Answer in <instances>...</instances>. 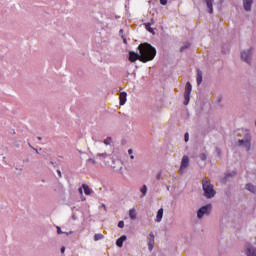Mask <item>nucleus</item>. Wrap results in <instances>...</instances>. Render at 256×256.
Here are the masks:
<instances>
[{"mask_svg":"<svg viewBox=\"0 0 256 256\" xmlns=\"http://www.w3.org/2000/svg\"><path fill=\"white\" fill-rule=\"evenodd\" d=\"M139 53L134 51L129 52V61L135 63V61H141L142 63H148L153 61L157 55V49L149 43H142L138 46Z\"/></svg>","mask_w":256,"mask_h":256,"instance_id":"f257e3e1","label":"nucleus"},{"mask_svg":"<svg viewBox=\"0 0 256 256\" xmlns=\"http://www.w3.org/2000/svg\"><path fill=\"white\" fill-rule=\"evenodd\" d=\"M202 189L204 191V197H206V199H213V197L217 195V191H215L213 184H211V181H209V178L207 177H204L202 179Z\"/></svg>","mask_w":256,"mask_h":256,"instance_id":"f03ea898","label":"nucleus"},{"mask_svg":"<svg viewBox=\"0 0 256 256\" xmlns=\"http://www.w3.org/2000/svg\"><path fill=\"white\" fill-rule=\"evenodd\" d=\"M213 207L211 204H206L205 206H202L198 211H197V217L198 219H203L205 215H211V209Z\"/></svg>","mask_w":256,"mask_h":256,"instance_id":"7ed1b4c3","label":"nucleus"},{"mask_svg":"<svg viewBox=\"0 0 256 256\" xmlns=\"http://www.w3.org/2000/svg\"><path fill=\"white\" fill-rule=\"evenodd\" d=\"M193 91V86L191 82H187L184 91V105H189V101H191V92Z\"/></svg>","mask_w":256,"mask_h":256,"instance_id":"20e7f679","label":"nucleus"},{"mask_svg":"<svg viewBox=\"0 0 256 256\" xmlns=\"http://www.w3.org/2000/svg\"><path fill=\"white\" fill-rule=\"evenodd\" d=\"M253 57V48H249L248 50H244L241 52V59L244 63L251 65V58Z\"/></svg>","mask_w":256,"mask_h":256,"instance_id":"39448f33","label":"nucleus"},{"mask_svg":"<svg viewBox=\"0 0 256 256\" xmlns=\"http://www.w3.org/2000/svg\"><path fill=\"white\" fill-rule=\"evenodd\" d=\"M238 145L240 147H245L246 151H251V139L238 140Z\"/></svg>","mask_w":256,"mask_h":256,"instance_id":"423d86ee","label":"nucleus"},{"mask_svg":"<svg viewBox=\"0 0 256 256\" xmlns=\"http://www.w3.org/2000/svg\"><path fill=\"white\" fill-rule=\"evenodd\" d=\"M237 175V172L231 171V172H226L224 177L221 178V183H227V181L233 179Z\"/></svg>","mask_w":256,"mask_h":256,"instance_id":"0eeeda50","label":"nucleus"},{"mask_svg":"<svg viewBox=\"0 0 256 256\" xmlns=\"http://www.w3.org/2000/svg\"><path fill=\"white\" fill-rule=\"evenodd\" d=\"M187 167H189V156L184 155L182 157L180 171H183V169H187Z\"/></svg>","mask_w":256,"mask_h":256,"instance_id":"6e6552de","label":"nucleus"},{"mask_svg":"<svg viewBox=\"0 0 256 256\" xmlns=\"http://www.w3.org/2000/svg\"><path fill=\"white\" fill-rule=\"evenodd\" d=\"M153 247H155V235L153 232L150 233V239L148 242V249L149 251H153Z\"/></svg>","mask_w":256,"mask_h":256,"instance_id":"1a4fd4ad","label":"nucleus"},{"mask_svg":"<svg viewBox=\"0 0 256 256\" xmlns=\"http://www.w3.org/2000/svg\"><path fill=\"white\" fill-rule=\"evenodd\" d=\"M215 0H203V3L207 6L208 13L213 14V2Z\"/></svg>","mask_w":256,"mask_h":256,"instance_id":"9d476101","label":"nucleus"},{"mask_svg":"<svg viewBox=\"0 0 256 256\" xmlns=\"http://www.w3.org/2000/svg\"><path fill=\"white\" fill-rule=\"evenodd\" d=\"M243 1V7L246 11H251L253 7V1L254 0H242Z\"/></svg>","mask_w":256,"mask_h":256,"instance_id":"9b49d317","label":"nucleus"},{"mask_svg":"<svg viewBox=\"0 0 256 256\" xmlns=\"http://www.w3.org/2000/svg\"><path fill=\"white\" fill-rule=\"evenodd\" d=\"M247 256H256V248L251 246V244H248L247 250H246Z\"/></svg>","mask_w":256,"mask_h":256,"instance_id":"f8f14e48","label":"nucleus"},{"mask_svg":"<svg viewBox=\"0 0 256 256\" xmlns=\"http://www.w3.org/2000/svg\"><path fill=\"white\" fill-rule=\"evenodd\" d=\"M125 241H127V236L122 235L120 238L116 240V246L120 248L123 247V243H125Z\"/></svg>","mask_w":256,"mask_h":256,"instance_id":"ddd939ff","label":"nucleus"},{"mask_svg":"<svg viewBox=\"0 0 256 256\" xmlns=\"http://www.w3.org/2000/svg\"><path fill=\"white\" fill-rule=\"evenodd\" d=\"M245 189L247 191H250V193H253L254 195H256V186L255 185L248 183V184H246Z\"/></svg>","mask_w":256,"mask_h":256,"instance_id":"4468645a","label":"nucleus"},{"mask_svg":"<svg viewBox=\"0 0 256 256\" xmlns=\"http://www.w3.org/2000/svg\"><path fill=\"white\" fill-rule=\"evenodd\" d=\"M163 220V208H160L157 212V215H156V223H161V221Z\"/></svg>","mask_w":256,"mask_h":256,"instance_id":"2eb2a0df","label":"nucleus"},{"mask_svg":"<svg viewBox=\"0 0 256 256\" xmlns=\"http://www.w3.org/2000/svg\"><path fill=\"white\" fill-rule=\"evenodd\" d=\"M196 81L197 85H201V83H203V72L201 70H197Z\"/></svg>","mask_w":256,"mask_h":256,"instance_id":"dca6fc26","label":"nucleus"},{"mask_svg":"<svg viewBox=\"0 0 256 256\" xmlns=\"http://www.w3.org/2000/svg\"><path fill=\"white\" fill-rule=\"evenodd\" d=\"M120 105H124L127 103V92H121L120 93Z\"/></svg>","mask_w":256,"mask_h":256,"instance_id":"f3484780","label":"nucleus"},{"mask_svg":"<svg viewBox=\"0 0 256 256\" xmlns=\"http://www.w3.org/2000/svg\"><path fill=\"white\" fill-rule=\"evenodd\" d=\"M82 189H84L85 195H91L93 193V189L89 188L87 184H83Z\"/></svg>","mask_w":256,"mask_h":256,"instance_id":"a211bd4d","label":"nucleus"},{"mask_svg":"<svg viewBox=\"0 0 256 256\" xmlns=\"http://www.w3.org/2000/svg\"><path fill=\"white\" fill-rule=\"evenodd\" d=\"M129 217L130 219H132V221H135V219H137V212L135 211V208L129 210Z\"/></svg>","mask_w":256,"mask_h":256,"instance_id":"6ab92c4d","label":"nucleus"},{"mask_svg":"<svg viewBox=\"0 0 256 256\" xmlns=\"http://www.w3.org/2000/svg\"><path fill=\"white\" fill-rule=\"evenodd\" d=\"M145 29L148 30L149 33H152L153 35H155V30H153V28H151V23H146Z\"/></svg>","mask_w":256,"mask_h":256,"instance_id":"aec40b11","label":"nucleus"},{"mask_svg":"<svg viewBox=\"0 0 256 256\" xmlns=\"http://www.w3.org/2000/svg\"><path fill=\"white\" fill-rule=\"evenodd\" d=\"M189 47H191V43H189V42L184 43V45L181 46V48H180V52L183 53V51L189 49Z\"/></svg>","mask_w":256,"mask_h":256,"instance_id":"412c9836","label":"nucleus"},{"mask_svg":"<svg viewBox=\"0 0 256 256\" xmlns=\"http://www.w3.org/2000/svg\"><path fill=\"white\" fill-rule=\"evenodd\" d=\"M142 195H141V199H143V197H145V195H147V185H143L142 188L140 189Z\"/></svg>","mask_w":256,"mask_h":256,"instance_id":"4be33fe9","label":"nucleus"},{"mask_svg":"<svg viewBox=\"0 0 256 256\" xmlns=\"http://www.w3.org/2000/svg\"><path fill=\"white\" fill-rule=\"evenodd\" d=\"M101 239H105V236L101 233L94 235V241H101Z\"/></svg>","mask_w":256,"mask_h":256,"instance_id":"5701e85b","label":"nucleus"},{"mask_svg":"<svg viewBox=\"0 0 256 256\" xmlns=\"http://www.w3.org/2000/svg\"><path fill=\"white\" fill-rule=\"evenodd\" d=\"M96 157H100V159H107V157H109V154H107V152L98 153Z\"/></svg>","mask_w":256,"mask_h":256,"instance_id":"b1692460","label":"nucleus"},{"mask_svg":"<svg viewBox=\"0 0 256 256\" xmlns=\"http://www.w3.org/2000/svg\"><path fill=\"white\" fill-rule=\"evenodd\" d=\"M103 143L104 145H111V143H113V138L107 137L106 139H104Z\"/></svg>","mask_w":256,"mask_h":256,"instance_id":"393cba45","label":"nucleus"},{"mask_svg":"<svg viewBox=\"0 0 256 256\" xmlns=\"http://www.w3.org/2000/svg\"><path fill=\"white\" fill-rule=\"evenodd\" d=\"M87 163H90L91 165H97V161L94 158H89Z\"/></svg>","mask_w":256,"mask_h":256,"instance_id":"a878e982","label":"nucleus"},{"mask_svg":"<svg viewBox=\"0 0 256 256\" xmlns=\"http://www.w3.org/2000/svg\"><path fill=\"white\" fill-rule=\"evenodd\" d=\"M201 161H207V155L205 153L200 154Z\"/></svg>","mask_w":256,"mask_h":256,"instance_id":"bb28decb","label":"nucleus"},{"mask_svg":"<svg viewBox=\"0 0 256 256\" xmlns=\"http://www.w3.org/2000/svg\"><path fill=\"white\" fill-rule=\"evenodd\" d=\"M118 227H119L120 229H123V227H125V222H124V221H119V222H118Z\"/></svg>","mask_w":256,"mask_h":256,"instance_id":"cd10ccee","label":"nucleus"},{"mask_svg":"<svg viewBox=\"0 0 256 256\" xmlns=\"http://www.w3.org/2000/svg\"><path fill=\"white\" fill-rule=\"evenodd\" d=\"M56 229H57V234H58V235H63V233H65V232H63V231L61 230V227H59V226H57Z\"/></svg>","mask_w":256,"mask_h":256,"instance_id":"c85d7f7f","label":"nucleus"},{"mask_svg":"<svg viewBox=\"0 0 256 256\" xmlns=\"http://www.w3.org/2000/svg\"><path fill=\"white\" fill-rule=\"evenodd\" d=\"M184 141L187 143V141H189V133H185L184 134Z\"/></svg>","mask_w":256,"mask_h":256,"instance_id":"c756f323","label":"nucleus"},{"mask_svg":"<svg viewBox=\"0 0 256 256\" xmlns=\"http://www.w3.org/2000/svg\"><path fill=\"white\" fill-rule=\"evenodd\" d=\"M156 179L157 181H159L161 179V172H159L157 175H156Z\"/></svg>","mask_w":256,"mask_h":256,"instance_id":"7c9ffc66","label":"nucleus"},{"mask_svg":"<svg viewBox=\"0 0 256 256\" xmlns=\"http://www.w3.org/2000/svg\"><path fill=\"white\" fill-rule=\"evenodd\" d=\"M160 3H161L162 5H167V0H160Z\"/></svg>","mask_w":256,"mask_h":256,"instance_id":"2f4dec72","label":"nucleus"},{"mask_svg":"<svg viewBox=\"0 0 256 256\" xmlns=\"http://www.w3.org/2000/svg\"><path fill=\"white\" fill-rule=\"evenodd\" d=\"M122 39H123V43H125V45H127V38H125V36L122 35Z\"/></svg>","mask_w":256,"mask_h":256,"instance_id":"473e14b6","label":"nucleus"},{"mask_svg":"<svg viewBox=\"0 0 256 256\" xmlns=\"http://www.w3.org/2000/svg\"><path fill=\"white\" fill-rule=\"evenodd\" d=\"M50 165H53V167H57V163L54 161H50Z\"/></svg>","mask_w":256,"mask_h":256,"instance_id":"72a5a7b5","label":"nucleus"},{"mask_svg":"<svg viewBox=\"0 0 256 256\" xmlns=\"http://www.w3.org/2000/svg\"><path fill=\"white\" fill-rule=\"evenodd\" d=\"M57 174H58V176L61 178L62 177V174H61V170H57Z\"/></svg>","mask_w":256,"mask_h":256,"instance_id":"f704fd0d","label":"nucleus"},{"mask_svg":"<svg viewBox=\"0 0 256 256\" xmlns=\"http://www.w3.org/2000/svg\"><path fill=\"white\" fill-rule=\"evenodd\" d=\"M101 207L104 208V211H107V206H105V204H101Z\"/></svg>","mask_w":256,"mask_h":256,"instance_id":"c9c22d12","label":"nucleus"},{"mask_svg":"<svg viewBox=\"0 0 256 256\" xmlns=\"http://www.w3.org/2000/svg\"><path fill=\"white\" fill-rule=\"evenodd\" d=\"M61 253H65V246L60 249Z\"/></svg>","mask_w":256,"mask_h":256,"instance_id":"e433bc0d","label":"nucleus"},{"mask_svg":"<svg viewBox=\"0 0 256 256\" xmlns=\"http://www.w3.org/2000/svg\"><path fill=\"white\" fill-rule=\"evenodd\" d=\"M66 235H73V231L65 232Z\"/></svg>","mask_w":256,"mask_h":256,"instance_id":"4c0bfd02","label":"nucleus"},{"mask_svg":"<svg viewBox=\"0 0 256 256\" xmlns=\"http://www.w3.org/2000/svg\"><path fill=\"white\" fill-rule=\"evenodd\" d=\"M37 139H38V141H43V137H41V136H38Z\"/></svg>","mask_w":256,"mask_h":256,"instance_id":"58836bf2","label":"nucleus"},{"mask_svg":"<svg viewBox=\"0 0 256 256\" xmlns=\"http://www.w3.org/2000/svg\"><path fill=\"white\" fill-rule=\"evenodd\" d=\"M128 153H129V155H132V154H133V150H132V149H129V150H128Z\"/></svg>","mask_w":256,"mask_h":256,"instance_id":"ea45409f","label":"nucleus"},{"mask_svg":"<svg viewBox=\"0 0 256 256\" xmlns=\"http://www.w3.org/2000/svg\"><path fill=\"white\" fill-rule=\"evenodd\" d=\"M79 193H80V195H83V189L82 188H79Z\"/></svg>","mask_w":256,"mask_h":256,"instance_id":"a19ab883","label":"nucleus"},{"mask_svg":"<svg viewBox=\"0 0 256 256\" xmlns=\"http://www.w3.org/2000/svg\"><path fill=\"white\" fill-rule=\"evenodd\" d=\"M216 151H218V155H221V150L220 149H216Z\"/></svg>","mask_w":256,"mask_h":256,"instance_id":"79ce46f5","label":"nucleus"},{"mask_svg":"<svg viewBox=\"0 0 256 256\" xmlns=\"http://www.w3.org/2000/svg\"><path fill=\"white\" fill-rule=\"evenodd\" d=\"M119 34L123 35V29H120Z\"/></svg>","mask_w":256,"mask_h":256,"instance_id":"37998d69","label":"nucleus"},{"mask_svg":"<svg viewBox=\"0 0 256 256\" xmlns=\"http://www.w3.org/2000/svg\"><path fill=\"white\" fill-rule=\"evenodd\" d=\"M31 149H35L30 143L28 144Z\"/></svg>","mask_w":256,"mask_h":256,"instance_id":"c03bdc74","label":"nucleus"},{"mask_svg":"<svg viewBox=\"0 0 256 256\" xmlns=\"http://www.w3.org/2000/svg\"><path fill=\"white\" fill-rule=\"evenodd\" d=\"M33 150H34V151H36V153H38V154H39V150H38V149L33 148Z\"/></svg>","mask_w":256,"mask_h":256,"instance_id":"a18cd8bd","label":"nucleus"},{"mask_svg":"<svg viewBox=\"0 0 256 256\" xmlns=\"http://www.w3.org/2000/svg\"><path fill=\"white\" fill-rule=\"evenodd\" d=\"M24 163H29V158H27L26 160H24Z\"/></svg>","mask_w":256,"mask_h":256,"instance_id":"49530a36","label":"nucleus"},{"mask_svg":"<svg viewBox=\"0 0 256 256\" xmlns=\"http://www.w3.org/2000/svg\"><path fill=\"white\" fill-rule=\"evenodd\" d=\"M130 158H131V159H135V156L131 155Z\"/></svg>","mask_w":256,"mask_h":256,"instance_id":"de8ad7c7","label":"nucleus"},{"mask_svg":"<svg viewBox=\"0 0 256 256\" xmlns=\"http://www.w3.org/2000/svg\"><path fill=\"white\" fill-rule=\"evenodd\" d=\"M72 218L74 219V221H75V219H77V218L75 217V215H73Z\"/></svg>","mask_w":256,"mask_h":256,"instance_id":"09e8293b","label":"nucleus"},{"mask_svg":"<svg viewBox=\"0 0 256 256\" xmlns=\"http://www.w3.org/2000/svg\"><path fill=\"white\" fill-rule=\"evenodd\" d=\"M151 23H152V24L155 23V20L152 19V20H151Z\"/></svg>","mask_w":256,"mask_h":256,"instance_id":"8fccbe9b","label":"nucleus"},{"mask_svg":"<svg viewBox=\"0 0 256 256\" xmlns=\"http://www.w3.org/2000/svg\"><path fill=\"white\" fill-rule=\"evenodd\" d=\"M116 19H119V16H116Z\"/></svg>","mask_w":256,"mask_h":256,"instance_id":"3c124183","label":"nucleus"}]
</instances>
